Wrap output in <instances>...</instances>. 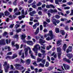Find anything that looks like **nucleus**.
<instances>
[{"instance_id":"f257e3e1","label":"nucleus","mask_w":73,"mask_h":73,"mask_svg":"<svg viewBox=\"0 0 73 73\" xmlns=\"http://www.w3.org/2000/svg\"><path fill=\"white\" fill-rule=\"evenodd\" d=\"M29 50V54H31V58H33V59H35V57L33 55V53L32 52V51L31 50V48L29 47H28L27 48H25L24 49V50L25 51V54L26 57H27L28 55V50Z\"/></svg>"},{"instance_id":"f03ea898","label":"nucleus","mask_w":73,"mask_h":73,"mask_svg":"<svg viewBox=\"0 0 73 73\" xmlns=\"http://www.w3.org/2000/svg\"><path fill=\"white\" fill-rule=\"evenodd\" d=\"M40 48H41L40 46L38 44H36L34 46L33 50L35 53L36 56H37V53L38 52L37 51H38V50H40Z\"/></svg>"},{"instance_id":"7ed1b4c3","label":"nucleus","mask_w":73,"mask_h":73,"mask_svg":"<svg viewBox=\"0 0 73 73\" xmlns=\"http://www.w3.org/2000/svg\"><path fill=\"white\" fill-rule=\"evenodd\" d=\"M3 66L5 67V72L7 73L8 71V69L9 68V64L7 63V62H5Z\"/></svg>"},{"instance_id":"20e7f679","label":"nucleus","mask_w":73,"mask_h":73,"mask_svg":"<svg viewBox=\"0 0 73 73\" xmlns=\"http://www.w3.org/2000/svg\"><path fill=\"white\" fill-rule=\"evenodd\" d=\"M19 66H21V65L20 64H17L15 65V68L18 70H22L24 69L23 67H22L21 68L19 67Z\"/></svg>"},{"instance_id":"39448f33","label":"nucleus","mask_w":73,"mask_h":73,"mask_svg":"<svg viewBox=\"0 0 73 73\" xmlns=\"http://www.w3.org/2000/svg\"><path fill=\"white\" fill-rule=\"evenodd\" d=\"M57 52L58 53V58H60L61 57V49L60 48H57Z\"/></svg>"},{"instance_id":"423d86ee","label":"nucleus","mask_w":73,"mask_h":73,"mask_svg":"<svg viewBox=\"0 0 73 73\" xmlns=\"http://www.w3.org/2000/svg\"><path fill=\"white\" fill-rule=\"evenodd\" d=\"M46 61V60L45 59H43L42 61V64H42L41 63H40L39 64V65L40 66H41L42 68H44V64H45V63Z\"/></svg>"},{"instance_id":"0eeeda50","label":"nucleus","mask_w":73,"mask_h":73,"mask_svg":"<svg viewBox=\"0 0 73 73\" xmlns=\"http://www.w3.org/2000/svg\"><path fill=\"white\" fill-rule=\"evenodd\" d=\"M26 37L27 36H26L25 35V34L22 35H21V39L23 40V42H26V40H25V37Z\"/></svg>"},{"instance_id":"6e6552de","label":"nucleus","mask_w":73,"mask_h":73,"mask_svg":"<svg viewBox=\"0 0 73 73\" xmlns=\"http://www.w3.org/2000/svg\"><path fill=\"white\" fill-rule=\"evenodd\" d=\"M5 44L4 39H2L0 40V45H4Z\"/></svg>"},{"instance_id":"1a4fd4ad","label":"nucleus","mask_w":73,"mask_h":73,"mask_svg":"<svg viewBox=\"0 0 73 73\" xmlns=\"http://www.w3.org/2000/svg\"><path fill=\"white\" fill-rule=\"evenodd\" d=\"M72 46H69L68 48L67 49L66 51V53H69V52H72Z\"/></svg>"},{"instance_id":"9d476101","label":"nucleus","mask_w":73,"mask_h":73,"mask_svg":"<svg viewBox=\"0 0 73 73\" xmlns=\"http://www.w3.org/2000/svg\"><path fill=\"white\" fill-rule=\"evenodd\" d=\"M11 44L12 46H16V48H17V49H19V46L17 44L16 45H14V44H15V42L14 41L12 42Z\"/></svg>"},{"instance_id":"9b49d317","label":"nucleus","mask_w":73,"mask_h":73,"mask_svg":"<svg viewBox=\"0 0 73 73\" xmlns=\"http://www.w3.org/2000/svg\"><path fill=\"white\" fill-rule=\"evenodd\" d=\"M45 40H44L42 39H39V43H40L41 45H43V44L44 43H45Z\"/></svg>"},{"instance_id":"f8f14e48","label":"nucleus","mask_w":73,"mask_h":73,"mask_svg":"<svg viewBox=\"0 0 73 73\" xmlns=\"http://www.w3.org/2000/svg\"><path fill=\"white\" fill-rule=\"evenodd\" d=\"M63 65L65 70H68V69H69V67L68 65L65 64H63Z\"/></svg>"},{"instance_id":"ddd939ff","label":"nucleus","mask_w":73,"mask_h":73,"mask_svg":"<svg viewBox=\"0 0 73 73\" xmlns=\"http://www.w3.org/2000/svg\"><path fill=\"white\" fill-rule=\"evenodd\" d=\"M46 8H54L55 7L52 5H46Z\"/></svg>"},{"instance_id":"4468645a","label":"nucleus","mask_w":73,"mask_h":73,"mask_svg":"<svg viewBox=\"0 0 73 73\" xmlns=\"http://www.w3.org/2000/svg\"><path fill=\"white\" fill-rule=\"evenodd\" d=\"M52 23H53L55 25H57V24H56V19H52Z\"/></svg>"},{"instance_id":"2eb2a0df","label":"nucleus","mask_w":73,"mask_h":73,"mask_svg":"<svg viewBox=\"0 0 73 73\" xmlns=\"http://www.w3.org/2000/svg\"><path fill=\"white\" fill-rule=\"evenodd\" d=\"M63 60L64 61H66V62H68V63H70V60H69V59H67L66 58H65L63 59Z\"/></svg>"},{"instance_id":"dca6fc26","label":"nucleus","mask_w":73,"mask_h":73,"mask_svg":"<svg viewBox=\"0 0 73 73\" xmlns=\"http://www.w3.org/2000/svg\"><path fill=\"white\" fill-rule=\"evenodd\" d=\"M49 35L50 36V37H53V32L52 31L50 30L49 31Z\"/></svg>"},{"instance_id":"f3484780","label":"nucleus","mask_w":73,"mask_h":73,"mask_svg":"<svg viewBox=\"0 0 73 73\" xmlns=\"http://www.w3.org/2000/svg\"><path fill=\"white\" fill-rule=\"evenodd\" d=\"M4 14L5 16H9V15H10V13H9L8 11H6L4 12Z\"/></svg>"},{"instance_id":"a211bd4d","label":"nucleus","mask_w":73,"mask_h":73,"mask_svg":"<svg viewBox=\"0 0 73 73\" xmlns=\"http://www.w3.org/2000/svg\"><path fill=\"white\" fill-rule=\"evenodd\" d=\"M67 56L68 57L69 59H70L73 57V54H68L67 55Z\"/></svg>"},{"instance_id":"6ab92c4d","label":"nucleus","mask_w":73,"mask_h":73,"mask_svg":"<svg viewBox=\"0 0 73 73\" xmlns=\"http://www.w3.org/2000/svg\"><path fill=\"white\" fill-rule=\"evenodd\" d=\"M43 60V59L40 58H38L37 59V62H40L41 61Z\"/></svg>"},{"instance_id":"aec40b11","label":"nucleus","mask_w":73,"mask_h":73,"mask_svg":"<svg viewBox=\"0 0 73 73\" xmlns=\"http://www.w3.org/2000/svg\"><path fill=\"white\" fill-rule=\"evenodd\" d=\"M67 48V45H66V44H64L63 45V49L64 51H65V49H66V48Z\"/></svg>"},{"instance_id":"412c9836","label":"nucleus","mask_w":73,"mask_h":73,"mask_svg":"<svg viewBox=\"0 0 73 73\" xmlns=\"http://www.w3.org/2000/svg\"><path fill=\"white\" fill-rule=\"evenodd\" d=\"M51 38H50L49 37L46 38V40L47 41H49V40H52L53 38V37L52 36H50Z\"/></svg>"},{"instance_id":"4be33fe9","label":"nucleus","mask_w":73,"mask_h":73,"mask_svg":"<svg viewBox=\"0 0 73 73\" xmlns=\"http://www.w3.org/2000/svg\"><path fill=\"white\" fill-rule=\"evenodd\" d=\"M39 32V28H38L37 29V30L36 31V32L35 33V35H37Z\"/></svg>"},{"instance_id":"5701e85b","label":"nucleus","mask_w":73,"mask_h":73,"mask_svg":"<svg viewBox=\"0 0 73 73\" xmlns=\"http://www.w3.org/2000/svg\"><path fill=\"white\" fill-rule=\"evenodd\" d=\"M3 3H7V2L5 1L4 0H1V1H0V4H3Z\"/></svg>"},{"instance_id":"b1692460","label":"nucleus","mask_w":73,"mask_h":73,"mask_svg":"<svg viewBox=\"0 0 73 73\" xmlns=\"http://www.w3.org/2000/svg\"><path fill=\"white\" fill-rule=\"evenodd\" d=\"M53 68L54 67L53 66L49 67L47 68V70H52Z\"/></svg>"},{"instance_id":"393cba45","label":"nucleus","mask_w":73,"mask_h":73,"mask_svg":"<svg viewBox=\"0 0 73 73\" xmlns=\"http://www.w3.org/2000/svg\"><path fill=\"white\" fill-rule=\"evenodd\" d=\"M6 59L7 60H10V59H12V58L11 56H8L6 57Z\"/></svg>"},{"instance_id":"a878e982","label":"nucleus","mask_w":73,"mask_h":73,"mask_svg":"<svg viewBox=\"0 0 73 73\" xmlns=\"http://www.w3.org/2000/svg\"><path fill=\"white\" fill-rule=\"evenodd\" d=\"M41 4H42L41 2H39L36 4V5L37 7H39V6H40Z\"/></svg>"},{"instance_id":"bb28decb","label":"nucleus","mask_w":73,"mask_h":73,"mask_svg":"<svg viewBox=\"0 0 73 73\" xmlns=\"http://www.w3.org/2000/svg\"><path fill=\"white\" fill-rule=\"evenodd\" d=\"M55 32L56 33H59L60 31V30H59V29L58 28H56L55 29Z\"/></svg>"},{"instance_id":"cd10ccee","label":"nucleus","mask_w":73,"mask_h":73,"mask_svg":"<svg viewBox=\"0 0 73 73\" xmlns=\"http://www.w3.org/2000/svg\"><path fill=\"white\" fill-rule=\"evenodd\" d=\"M41 52L42 53H43V55L44 56V55H45V51L44 50H43L42 49H41Z\"/></svg>"},{"instance_id":"c85d7f7f","label":"nucleus","mask_w":73,"mask_h":73,"mask_svg":"<svg viewBox=\"0 0 73 73\" xmlns=\"http://www.w3.org/2000/svg\"><path fill=\"white\" fill-rule=\"evenodd\" d=\"M17 55H16V54H14L13 55V56L12 57V59H13V58H16V57H17Z\"/></svg>"},{"instance_id":"c756f323","label":"nucleus","mask_w":73,"mask_h":73,"mask_svg":"<svg viewBox=\"0 0 73 73\" xmlns=\"http://www.w3.org/2000/svg\"><path fill=\"white\" fill-rule=\"evenodd\" d=\"M26 62H27V64H29L30 62H31V60L29 59H27L26 60Z\"/></svg>"},{"instance_id":"7c9ffc66","label":"nucleus","mask_w":73,"mask_h":73,"mask_svg":"<svg viewBox=\"0 0 73 73\" xmlns=\"http://www.w3.org/2000/svg\"><path fill=\"white\" fill-rule=\"evenodd\" d=\"M22 16H25L24 15V9L22 10L21 12Z\"/></svg>"},{"instance_id":"2f4dec72","label":"nucleus","mask_w":73,"mask_h":73,"mask_svg":"<svg viewBox=\"0 0 73 73\" xmlns=\"http://www.w3.org/2000/svg\"><path fill=\"white\" fill-rule=\"evenodd\" d=\"M24 17H25V16H23L22 15V16H19V20H21V19H22V18H24Z\"/></svg>"},{"instance_id":"473e14b6","label":"nucleus","mask_w":73,"mask_h":73,"mask_svg":"<svg viewBox=\"0 0 73 73\" xmlns=\"http://www.w3.org/2000/svg\"><path fill=\"white\" fill-rule=\"evenodd\" d=\"M61 40H58L57 42V44L58 45H61Z\"/></svg>"},{"instance_id":"72a5a7b5","label":"nucleus","mask_w":73,"mask_h":73,"mask_svg":"<svg viewBox=\"0 0 73 73\" xmlns=\"http://www.w3.org/2000/svg\"><path fill=\"white\" fill-rule=\"evenodd\" d=\"M7 48L8 49V50L9 51H10L11 50V48H10V47L9 46V47H7V46H6L5 47V49H7Z\"/></svg>"},{"instance_id":"f704fd0d","label":"nucleus","mask_w":73,"mask_h":73,"mask_svg":"<svg viewBox=\"0 0 73 73\" xmlns=\"http://www.w3.org/2000/svg\"><path fill=\"white\" fill-rule=\"evenodd\" d=\"M11 40L10 39L8 40V39H7L6 40V42L7 44H8V43H10L11 42Z\"/></svg>"},{"instance_id":"c9c22d12","label":"nucleus","mask_w":73,"mask_h":73,"mask_svg":"<svg viewBox=\"0 0 73 73\" xmlns=\"http://www.w3.org/2000/svg\"><path fill=\"white\" fill-rule=\"evenodd\" d=\"M21 29H19L16 30V32L17 33H19L20 32H21Z\"/></svg>"},{"instance_id":"e433bc0d","label":"nucleus","mask_w":73,"mask_h":73,"mask_svg":"<svg viewBox=\"0 0 73 73\" xmlns=\"http://www.w3.org/2000/svg\"><path fill=\"white\" fill-rule=\"evenodd\" d=\"M21 14V13L20 12H16L15 13V15H17V16H18V15H20Z\"/></svg>"},{"instance_id":"4c0bfd02","label":"nucleus","mask_w":73,"mask_h":73,"mask_svg":"<svg viewBox=\"0 0 73 73\" xmlns=\"http://www.w3.org/2000/svg\"><path fill=\"white\" fill-rule=\"evenodd\" d=\"M7 35H8L7 32H5L3 34V37H4L5 36H7Z\"/></svg>"},{"instance_id":"58836bf2","label":"nucleus","mask_w":73,"mask_h":73,"mask_svg":"<svg viewBox=\"0 0 73 73\" xmlns=\"http://www.w3.org/2000/svg\"><path fill=\"white\" fill-rule=\"evenodd\" d=\"M60 32L62 33V35H65V32L64 30H61Z\"/></svg>"},{"instance_id":"ea45409f","label":"nucleus","mask_w":73,"mask_h":73,"mask_svg":"<svg viewBox=\"0 0 73 73\" xmlns=\"http://www.w3.org/2000/svg\"><path fill=\"white\" fill-rule=\"evenodd\" d=\"M33 41H30V45L33 46Z\"/></svg>"},{"instance_id":"a19ab883","label":"nucleus","mask_w":73,"mask_h":73,"mask_svg":"<svg viewBox=\"0 0 73 73\" xmlns=\"http://www.w3.org/2000/svg\"><path fill=\"white\" fill-rule=\"evenodd\" d=\"M49 62H46L45 65V66L46 67H48V66H49Z\"/></svg>"},{"instance_id":"79ce46f5","label":"nucleus","mask_w":73,"mask_h":73,"mask_svg":"<svg viewBox=\"0 0 73 73\" xmlns=\"http://www.w3.org/2000/svg\"><path fill=\"white\" fill-rule=\"evenodd\" d=\"M44 27H46V25L47 24V23L45 21L43 22Z\"/></svg>"},{"instance_id":"37998d69","label":"nucleus","mask_w":73,"mask_h":73,"mask_svg":"<svg viewBox=\"0 0 73 73\" xmlns=\"http://www.w3.org/2000/svg\"><path fill=\"white\" fill-rule=\"evenodd\" d=\"M55 17L56 19H60V16L58 15H55Z\"/></svg>"},{"instance_id":"c03bdc74","label":"nucleus","mask_w":73,"mask_h":73,"mask_svg":"<svg viewBox=\"0 0 73 73\" xmlns=\"http://www.w3.org/2000/svg\"><path fill=\"white\" fill-rule=\"evenodd\" d=\"M60 20L61 21H66V19L65 18H61Z\"/></svg>"},{"instance_id":"a18cd8bd","label":"nucleus","mask_w":73,"mask_h":73,"mask_svg":"<svg viewBox=\"0 0 73 73\" xmlns=\"http://www.w3.org/2000/svg\"><path fill=\"white\" fill-rule=\"evenodd\" d=\"M52 48V46H48L46 47L47 50H49L50 48Z\"/></svg>"},{"instance_id":"49530a36","label":"nucleus","mask_w":73,"mask_h":73,"mask_svg":"<svg viewBox=\"0 0 73 73\" xmlns=\"http://www.w3.org/2000/svg\"><path fill=\"white\" fill-rule=\"evenodd\" d=\"M32 7L34 8H37V6H36L35 5H32Z\"/></svg>"},{"instance_id":"de8ad7c7","label":"nucleus","mask_w":73,"mask_h":73,"mask_svg":"<svg viewBox=\"0 0 73 73\" xmlns=\"http://www.w3.org/2000/svg\"><path fill=\"white\" fill-rule=\"evenodd\" d=\"M19 35H16L14 36V38H19Z\"/></svg>"},{"instance_id":"09e8293b","label":"nucleus","mask_w":73,"mask_h":73,"mask_svg":"<svg viewBox=\"0 0 73 73\" xmlns=\"http://www.w3.org/2000/svg\"><path fill=\"white\" fill-rule=\"evenodd\" d=\"M29 14L30 16H34L33 13L32 12L30 13Z\"/></svg>"},{"instance_id":"8fccbe9b","label":"nucleus","mask_w":73,"mask_h":73,"mask_svg":"<svg viewBox=\"0 0 73 73\" xmlns=\"http://www.w3.org/2000/svg\"><path fill=\"white\" fill-rule=\"evenodd\" d=\"M64 9H70V7H64Z\"/></svg>"},{"instance_id":"3c124183","label":"nucleus","mask_w":73,"mask_h":73,"mask_svg":"<svg viewBox=\"0 0 73 73\" xmlns=\"http://www.w3.org/2000/svg\"><path fill=\"white\" fill-rule=\"evenodd\" d=\"M58 14L59 15H61L62 16H64V14L63 13L60 12H58Z\"/></svg>"},{"instance_id":"603ef678","label":"nucleus","mask_w":73,"mask_h":73,"mask_svg":"<svg viewBox=\"0 0 73 73\" xmlns=\"http://www.w3.org/2000/svg\"><path fill=\"white\" fill-rule=\"evenodd\" d=\"M35 38H36V40H38L39 38H40V36H36L35 37H34Z\"/></svg>"},{"instance_id":"864d4df0","label":"nucleus","mask_w":73,"mask_h":73,"mask_svg":"<svg viewBox=\"0 0 73 73\" xmlns=\"http://www.w3.org/2000/svg\"><path fill=\"white\" fill-rule=\"evenodd\" d=\"M14 25H15V24H11V25H10L9 27L10 28H13V26H14Z\"/></svg>"},{"instance_id":"5fc2aeb1","label":"nucleus","mask_w":73,"mask_h":73,"mask_svg":"<svg viewBox=\"0 0 73 73\" xmlns=\"http://www.w3.org/2000/svg\"><path fill=\"white\" fill-rule=\"evenodd\" d=\"M22 51H23V50H21L19 52V56H21V52H22Z\"/></svg>"},{"instance_id":"6e6d98bb","label":"nucleus","mask_w":73,"mask_h":73,"mask_svg":"<svg viewBox=\"0 0 73 73\" xmlns=\"http://www.w3.org/2000/svg\"><path fill=\"white\" fill-rule=\"evenodd\" d=\"M29 72H31V70H30V68L28 69V71H27L25 72V73H30Z\"/></svg>"},{"instance_id":"4d7b16f0","label":"nucleus","mask_w":73,"mask_h":73,"mask_svg":"<svg viewBox=\"0 0 73 73\" xmlns=\"http://www.w3.org/2000/svg\"><path fill=\"white\" fill-rule=\"evenodd\" d=\"M48 12H50L51 13H53V10L52 9H50L48 10Z\"/></svg>"},{"instance_id":"13d9d810","label":"nucleus","mask_w":73,"mask_h":73,"mask_svg":"<svg viewBox=\"0 0 73 73\" xmlns=\"http://www.w3.org/2000/svg\"><path fill=\"white\" fill-rule=\"evenodd\" d=\"M55 2L56 4H58V2H59L58 1V0H55Z\"/></svg>"},{"instance_id":"bf43d9fd","label":"nucleus","mask_w":73,"mask_h":73,"mask_svg":"<svg viewBox=\"0 0 73 73\" xmlns=\"http://www.w3.org/2000/svg\"><path fill=\"white\" fill-rule=\"evenodd\" d=\"M38 15H42V12H41V11H39L38 12Z\"/></svg>"},{"instance_id":"052dcab7","label":"nucleus","mask_w":73,"mask_h":73,"mask_svg":"<svg viewBox=\"0 0 73 73\" xmlns=\"http://www.w3.org/2000/svg\"><path fill=\"white\" fill-rule=\"evenodd\" d=\"M36 24H35L33 26V29H36Z\"/></svg>"},{"instance_id":"680f3d73","label":"nucleus","mask_w":73,"mask_h":73,"mask_svg":"<svg viewBox=\"0 0 73 73\" xmlns=\"http://www.w3.org/2000/svg\"><path fill=\"white\" fill-rule=\"evenodd\" d=\"M19 27V25L16 24L15 25V27L16 28H17L18 27Z\"/></svg>"},{"instance_id":"e2e57ef3","label":"nucleus","mask_w":73,"mask_h":73,"mask_svg":"<svg viewBox=\"0 0 73 73\" xmlns=\"http://www.w3.org/2000/svg\"><path fill=\"white\" fill-rule=\"evenodd\" d=\"M12 54V52H8L7 54V55H11Z\"/></svg>"},{"instance_id":"0e129e2a","label":"nucleus","mask_w":73,"mask_h":73,"mask_svg":"<svg viewBox=\"0 0 73 73\" xmlns=\"http://www.w3.org/2000/svg\"><path fill=\"white\" fill-rule=\"evenodd\" d=\"M40 30L42 31V26L41 25L40 26Z\"/></svg>"},{"instance_id":"69168bd1","label":"nucleus","mask_w":73,"mask_h":73,"mask_svg":"<svg viewBox=\"0 0 73 73\" xmlns=\"http://www.w3.org/2000/svg\"><path fill=\"white\" fill-rule=\"evenodd\" d=\"M46 21H47V23H50V20L49 19H46Z\"/></svg>"},{"instance_id":"338daca9","label":"nucleus","mask_w":73,"mask_h":73,"mask_svg":"<svg viewBox=\"0 0 73 73\" xmlns=\"http://www.w3.org/2000/svg\"><path fill=\"white\" fill-rule=\"evenodd\" d=\"M49 36L48 34H45L44 35V37H47V36Z\"/></svg>"},{"instance_id":"774afa93","label":"nucleus","mask_w":73,"mask_h":73,"mask_svg":"<svg viewBox=\"0 0 73 73\" xmlns=\"http://www.w3.org/2000/svg\"><path fill=\"white\" fill-rule=\"evenodd\" d=\"M73 10H71V13L70 14V16H73Z\"/></svg>"}]
</instances>
